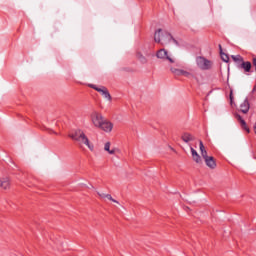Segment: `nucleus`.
<instances>
[{
    "instance_id": "obj_24",
    "label": "nucleus",
    "mask_w": 256,
    "mask_h": 256,
    "mask_svg": "<svg viewBox=\"0 0 256 256\" xmlns=\"http://www.w3.org/2000/svg\"><path fill=\"white\" fill-rule=\"evenodd\" d=\"M230 100L233 101V92L230 93Z\"/></svg>"
},
{
    "instance_id": "obj_13",
    "label": "nucleus",
    "mask_w": 256,
    "mask_h": 256,
    "mask_svg": "<svg viewBox=\"0 0 256 256\" xmlns=\"http://www.w3.org/2000/svg\"><path fill=\"white\" fill-rule=\"evenodd\" d=\"M240 109L242 113L249 112V100L245 99L244 102L240 105Z\"/></svg>"
},
{
    "instance_id": "obj_23",
    "label": "nucleus",
    "mask_w": 256,
    "mask_h": 256,
    "mask_svg": "<svg viewBox=\"0 0 256 256\" xmlns=\"http://www.w3.org/2000/svg\"><path fill=\"white\" fill-rule=\"evenodd\" d=\"M253 65H254L255 70H256V58H253Z\"/></svg>"
},
{
    "instance_id": "obj_5",
    "label": "nucleus",
    "mask_w": 256,
    "mask_h": 256,
    "mask_svg": "<svg viewBox=\"0 0 256 256\" xmlns=\"http://www.w3.org/2000/svg\"><path fill=\"white\" fill-rule=\"evenodd\" d=\"M157 59H161V61H168L169 63H175V58L172 54H169V52L162 48L156 52Z\"/></svg>"
},
{
    "instance_id": "obj_18",
    "label": "nucleus",
    "mask_w": 256,
    "mask_h": 256,
    "mask_svg": "<svg viewBox=\"0 0 256 256\" xmlns=\"http://www.w3.org/2000/svg\"><path fill=\"white\" fill-rule=\"evenodd\" d=\"M137 59L142 63V65H145L147 63V57H145L141 52H138L136 54Z\"/></svg>"
},
{
    "instance_id": "obj_6",
    "label": "nucleus",
    "mask_w": 256,
    "mask_h": 256,
    "mask_svg": "<svg viewBox=\"0 0 256 256\" xmlns=\"http://www.w3.org/2000/svg\"><path fill=\"white\" fill-rule=\"evenodd\" d=\"M104 120L105 119L103 118V115H101V113L99 112H93L91 114V122L94 125V127H97L98 129L101 127Z\"/></svg>"
},
{
    "instance_id": "obj_8",
    "label": "nucleus",
    "mask_w": 256,
    "mask_h": 256,
    "mask_svg": "<svg viewBox=\"0 0 256 256\" xmlns=\"http://www.w3.org/2000/svg\"><path fill=\"white\" fill-rule=\"evenodd\" d=\"M0 189H3L4 191L11 189V178H9V176L0 178Z\"/></svg>"
},
{
    "instance_id": "obj_3",
    "label": "nucleus",
    "mask_w": 256,
    "mask_h": 256,
    "mask_svg": "<svg viewBox=\"0 0 256 256\" xmlns=\"http://www.w3.org/2000/svg\"><path fill=\"white\" fill-rule=\"evenodd\" d=\"M196 64H197V67L202 71H209V69L213 67V62H211V60H208L203 56L196 57Z\"/></svg>"
},
{
    "instance_id": "obj_10",
    "label": "nucleus",
    "mask_w": 256,
    "mask_h": 256,
    "mask_svg": "<svg viewBox=\"0 0 256 256\" xmlns=\"http://www.w3.org/2000/svg\"><path fill=\"white\" fill-rule=\"evenodd\" d=\"M99 129L105 131V133H111V131H113V123L104 119Z\"/></svg>"
},
{
    "instance_id": "obj_14",
    "label": "nucleus",
    "mask_w": 256,
    "mask_h": 256,
    "mask_svg": "<svg viewBox=\"0 0 256 256\" xmlns=\"http://www.w3.org/2000/svg\"><path fill=\"white\" fill-rule=\"evenodd\" d=\"M236 119L240 122V125H242L243 129H245V131H247V133H249V128L247 127V123L245 122V120H243L241 115L237 114Z\"/></svg>"
},
{
    "instance_id": "obj_12",
    "label": "nucleus",
    "mask_w": 256,
    "mask_h": 256,
    "mask_svg": "<svg viewBox=\"0 0 256 256\" xmlns=\"http://www.w3.org/2000/svg\"><path fill=\"white\" fill-rule=\"evenodd\" d=\"M204 161H205L207 167H210V169H215L217 164L215 163V159H213L212 156H209Z\"/></svg>"
},
{
    "instance_id": "obj_15",
    "label": "nucleus",
    "mask_w": 256,
    "mask_h": 256,
    "mask_svg": "<svg viewBox=\"0 0 256 256\" xmlns=\"http://www.w3.org/2000/svg\"><path fill=\"white\" fill-rule=\"evenodd\" d=\"M195 137H193V135L189 134V133H185L182 135V140L184 141V143H189L191 141H194Z\"/></svg>"
},
{
    "instance_id": "obj_20",
    "label": "nucleus",
    "mask_w": 256,
    "mask_h": 256,
    "mask_svg": "<svg viewBox=\"0 0 256 256\" xmlns=\"http://www.w3.org/2000/svg\"><path fill=\"white\" fill-rule=\"evenodd\" d=\"M193 159H194V161H195L196 163H201V156H199V154L196 155V156H193Z\"/></svg>"
},
{
    "instance_id": "obj_21",
    "label": "nucleus",
    "mask_w": 256,
    "mask_h": 256,
    "mask_svg": "<svg viewBox=\"0 0 256 256\" xmlns=\"http://www.w3.org/2000/svg\"><path fill=\"white\" fill-rule=\"evenodd\" d=\"M232 59H234V61H243V58H241V56H239V55L232 56Z\"/></svg>"
},
{
    "instance_id": "obj_1",
    "label": "nucleus",
    "mask_w": 256,
    "mask_h": 256,
    "mask_svg": "<svg viewBox=\"0 0 256 256\" xmlns=\"http://www.w3.org/2000/svg\"><path fill=\"white\" fill-rule=\"evenodd\" d=\"M154 41L155 43H160V45H175L176 47L181 45L169 32L163 31L162 29H158L154 33Z\"/></svg>"
},
{
    "instance_id": "obj_16",
    "label": "nucleus",
    "mask_w": 256,
    "mask_h": 256,
    "mask_svg": "<svg viewBox=\"0 0 256 256\" xmlns=\"http://www.w3.org/2000/svg\"><path fill=\"white\" fill-rule=\"evenodd\" d=\"M200 151H201V155H202L204 160L209 158V156H207V150H205V146L203 145L202 141H200Z\"/></svg>"
},
{
    "instance_id": "obj_9",
    "label": "nucleus",
    "mask_w": 256,
    "mask_h": 256,
    "mask_svg": "<svg viewBox=\"0 0 256 256\" xmlns=\"http://www.w3.org/2000/svg\"><path fill=\"white\" fill-rule=\"evenodd\" d=\"M104 151H106L108 155H115L116 153H119V148L111 147V142H106L104 144Z\"/></svg>"
},
{
    "instance_id": "obj_17",
    "label": "nucleus",
    "mask_w": 256,
    "mask_h": 256,
    "mask_svg": "<svg viewBox=\"0 0 256 256\" xmlns=\"http://www.w3.org/2000/svg\"><path fill=\"white\" fill-rule=\"evenodd\" d=\"M219 49L222 61H224V63H229V56L223 53V48H221V45H219Z\"/></svg>"
},
{
    "instance_id": "obj_7",
    "label": "nucleus",
    "mask_w": 256,
    "mask_h": 256,
    "mask_svg": "<svg viewBox=\"0 0 256 256\" xmlns=\"http://www.w3.org/2000/svg\"><path fill=\"white\" fill-rule=\"evenodd\" d=\"M170 71L172 74L175 75V77H193V74L191 72L186 71L184 69H179L175 67H170Z\"/></svg>"
},
{
    "instance_id": "obj_19",
    "label": "nucleus",
    "mask_w": 256,
    "mask_h": 256,
    "mask_svg": "<svg viewBox=\"0 0 256 256\" xmlns=\"http://www.w3.org/2000/svg\"><path fill=\"white\" fill-rule=\"evenodd\" d=\"M241 69H244L246 73H249V71H251V62H242Z\"/></svg>"
},
{
    "instance_id": "obj_2",
    "label": "nucleus",
    "mask_w": 256,
    "mask_h": 256,
    "mask_svg": "<svg viewBox=\"0 0 256 256\" xmlns=\"http://www.w3.org/2000/svg\"><path fill=\"white\" fill-rule=\"evenodd\" d=\"M70 137L71 139H73V141H77L80 147H83V145H85L90 151H95V145H93V143L89 141V138H87V135H85V132H83V130H76L70 135Z\"/></svg>"
},
{
    "instance_id": "obj_11",
    "label": "nucleus",
    "mask_w": 256,
    "mask_h": 256,
    "mask_svg": "<svg viewBox=\"0 0 256 256\" xmlns=\"http://www.w3.org/2000/svg\"><path fill=\"white\" fill-rule=\"evenodd\" d=\"M97 195L100 197V199H103V201L107 199L108 201H112V203H116L117 205H119V201L113 199V196H111V194L97 191Z\"/></svg>"
},
{
    "instance_id": "obj_22",
    "label": "nucleus",
    "mask_w": 256,
    "mask_h": 256,
    "mask_svg": "<svg viewBox=\"0 0 256 256\" xmlns=\"http://www.w3.org/2000/svg\"><path fill=\"white\" fill-rule=\"evenodd\" d=\"M190 149H191L192 157H196L197 155H199V153H197V150H194L193 147H191Z\"/></svg>"
},
{
    "instance_id": "obj_4",
    "label": "nucleus",
    "mask_w": 256,
    "mask_h": 256,
    "mask_svg": "<svg viewBox=\"0 0 256 256\" xmlns=\"http://www.w3.org/2000/svg\"><path fill=\"white\" fill-rule=\"evenodd\" d=\"M88 87L100 93L106 101H112L113 98L111 97V93H109V90L105 86L98 87L95 84H88Z\"/></svg>"
}]
</instances>
